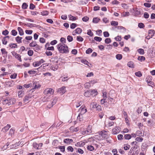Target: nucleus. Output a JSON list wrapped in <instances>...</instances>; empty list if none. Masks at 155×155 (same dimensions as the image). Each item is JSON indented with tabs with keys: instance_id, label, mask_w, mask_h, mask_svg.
Here are the masks:
<instances>
[{
	"instance_id": "obj_5",
	"label": "nucleus",
	"mask_w": 155,
	"mask_h": 155,
	"mask_svg": "<svg viewBox=\"0 0 155 155\" xmlns=\"http://www.w3.org/2000/svg\"><path fill=\"white\" fill-rule=\"evenodd\" d=\"M84 107L81 106L79 109V111H80L81 113L78 116V118L80 117L81 115V116L82 114L85 113L87 111V109L84 108Z\"/></svg>"
},
{
	"instance_id": "obj_60",
	"label": "nucleus",
	"mask_w": 155,
	"mask_h": 155,
	"mask_svg": "<svg viewBox=\"0 0 155 155\" xmlns=\"http://www.w3.org/2000/svg\"><path fill=\"white\" fill-rule=\"evenodd\" d=\"M135 74L136 76L139 77H141L142 75L140 71H138V72H136L135 73Z\"/></svg>"
},
{
	"instance_id": "obj_48",
	"label": "nucleus",
	"mask_w": 155,
	"mask_h": 155,
	"mask_svg": "<svg viewBox=\"0 0 155 155\" xmlns=\"http://www.w3.org/2000/svg\"><path fill=\"white\" fill-rule=\"evenodd\" d=\"M77 40L79 41H82L83 40V38L80 36H78L77 37Z\"/></svg>"
},
{
	"instance_id": "obj_51",
	"label": "nucleus",
	"mask_w": 155,
	"mask_h": 155,
	"mask_svg": "<svg viewBox=\"0 0 155 155\" xmlns=\"http://www.w3.org/2000/svg\"><path fill=\"white\" fill-rule=\"evenodd\" d=\"M91 86L90 83L89 82H86L84 84V87L85 88H88Z\"/></svg>"
},
{
	"instance_id": "obj_28",
	"label": "nucleus",
	"mask_w": 155,
	"mask_h": 155,
	"mask_svg": "<svg viewBox=\"0 0 155 155\" xmlns=\"http://www.w3.org/2000/svg\"><path fill=\"white\" fill-rule=\"evenodd\" d=\"M24 94V93L23 91H20L18 92V95L19 97H21L23 96Z\"/></svg>"
},
{
	"instance_id": "obj_15",
	"label": "nucleus",
	"mask_w": 155,
	"mask_h": 155,
	"mask_svg": "<svg viewBox=\"0 0 155 155\" xmlns=\"http://www.w3.org/2000/svg\"><path fill=\"white\" fill-rule=\"evenodd\" d=\"M82 30L79 28H78L75 29V32H74L73 35H75V33L80 34Z\"/></svg>"
},
{
	"instance_id": "obj_24",
	"label": "nucleus",
	"mask_w": 155,
	"mask_h": 155,
	"mask_svg": "<svg viewBox=\"0 0 155 155\" xmlns=\"http://www.w3.org/2000/svg\"><path fill=\"white\" fill-rule=\"evenodd\" d=\"M127 65L130 68H133L134 67V64L133 62H129L127 64Z\"/></svg>"
},
{
	"instance_id": "obj_22",
	"label": "nucleus",
	"mask_w": 155,
	"mask_h": 155,
	"mask_svg": "<svg viewBox=\"0 0 155 155\" xmlns=\"http://www.w3.org/2000/svg\"><path fill=\"white\" fill-rule=\"evenodd\" d=\"M86 130L87 131V133L88 134H89L92 133V131L91 130V127L90 125L88 126L87 129Z\"/></svg>"
},
{
	"instance_id": "obj_29",
	"label": "nucleus",
	"mask_w": 155,
	"mask_h": 155,
	"mask_svg": "<svg viewBox=\"0 0 155 155\" xmlns=\"http://www.w3.org/2000/svg\"><path fill=\"white\" fill-rule=\"evenodd\" d=\"M29 98V96H25L24 97L23 100L24 103H25V104L28 103Z\"/></svg>"
},
{
	"instance_id": "obj_46",
	"label": "nucleus",
	"mask_w": 155,
	"mask_h": 155,
	"mask_svg": "<svg viewBox=\"0 0 155 155\" xmlns=\"http://www.w3.org/2000/svg\"><path fill=\"white\" fill-rule=\"evenodd\" d=\"M111 25H112L116 26L117 25H118V23L117 21H112L111 22Z\"/></svg>"
},
{
	"instance_id": "obj_9",
	"label": "nucleus",
	"mask_w": 155,
	"mask_h": 155,
	"mask_svg": "<svg viewBox=\"0 0 155 155\" xmlns=\"http://www.w3.org/2000/svg\"><path fill=\"white\" fill-rule=\"evenodd\" d=\"M9 36L5 37L2 39V43L4 45H6L7 43V41L9 39Z\"/></svg>"
},
{
	"instance_id": "obj_38",
	"label": "nucleus",
	"mask_w": 155,
	"mask_h": 155,
	"mask_svg": "<svg viewBox=\"0 0 155 155\" xmlns=\"http://www.w3.org/2000/svg\"><path fill=\"white\" fill-rule=\"evenodd\" d=\"M68 17L70 20L74 21L76 20V18L75 17H74L71 15H69Z\"/></svg>"
},
{
	"instance_id": "obj_7",
	"label": "nucleus",
	"mask_w": 155,
	"mask_h": 155,
	"mask_svg": "<svg viewBox=\"0 0 155 155\" xmlns=\"http://www.w3.org/2000/svg\"><path fill=\"white\" fill-rule=\"evenodd\" d=\"M57 91L61 95L64 94L66 91L65 87L64 86H63L62 87L59 88Z\"/></svg>"
},
{
	"instance_id": "obj_45",
	"label": "nucleus",
	"mask_w": 155,
	"mask_h": 155,
	"mask_svg": "<svg viewBox=\"0 0 155 155\" xmlns=\"http://www.w3.org/2000/svg\"><path fill=\"white\" fill-rule=\"evenodd\" d=\"M77 152L79 153L80 154H82L84 153L83 150L80 148H78L77 151Z\"/></svg>"
},
{
	"instance_id": "obj_31",
	"label": "nucleus",
	"mask_w": 155,
	"mask_h": 155,
	"mask_svg": "<svg viewBox=\"0 0 155 155\" xmlns=\"http://www.w3.org/2000/svg\"><path fill=\"white\" fill-rule=\"evenodd\" d=\"M58 65H56L55 66H52L51 67V69L53 70V71H56L57 70L58 68Z\"/></svg>"
},
{
	"instance_id": "obj_58",
	"label": "nucleus",
	"mask_w": 155,
	"mask_h": 155,
	"mask_svg": "<svg viewBox=\"0 0 155 155\" xmlns=\"http://www.w3.org/2000/svg\"><path fill=\"white\" fill-rule=\"evenodd\" d=\"M33 147L37 149H38L39 147H38V144H37L36 142H34L33 143Z\"/></svg>"
},
{
	"instance_id": "obj_20",
	"label": "nucleus",
	"mask_w": 155,
	"mask_h": 155,
	"mask_svg": "<svg viewBox=\"0 0 155 155\" xmlns=\"http://www.w3.org/2000/svg\"><path fill=\"white\" fill-rule=\"evenodd\" d=\"M86 130L87 131V133L88 134H89L92 133V131L91 130V127L90 125L88 126L87 129Z\"/></svg>"
},
{
	"instance_id": "obj_40",
	"label": "nucleus",
	"mask_w": 155,
	"mask_h": 155,
	"mask_svg": "<svg viewBox=\"0 0 155 155\" xmlns=\"http://www.w3.org/2000/svg\"><path fill=\"white\" fill-rule=\"evenodd\" d=\"M37 44L35 42H34L33 41L30 43L29 44V46L31 47H36L37 46Z\"/></svg>"
},
{
	"instance_id": "obj_8",
	"label": "nucleus",
	"mask_w": 155,
	"mask_h": 155,
	"mask_svg": "<svg viewBox=\"0 0 155 155\" xmlns=\"http://www.w3.org/2000/svg\"><path fill=\"white\" fill-rule=\"evenodd\" d=\"M120 130L118 129V127H116L112 129V134H116L120 132Z\"/></svg>"
},
{
	"instance_id": "obj_32",
	"label": "nucleus",
	"mask_w": 155,
	"mask_h": 155,
	"mask_svg": "<svg viewBox=\"0 0 155 155\" xmlns=\"http://www.w3.org/2000/svg\"><path fill=\"white\" fill-rule=\"evenodd\" d=\"M100 20V19L98 18H94L93 19V22L94 23H97L99 22Z\"/></svg>"
},
{
	"instance_id": "obj_63",
	"label": "nucleus",
	"mask_w": 155,
	"mask_h": 155,
	"mask_svg": "<svg viewBox=\"0 0 155 155\" xmlns=\"http://www.w3.org/2000/svg\"><path fill=\"white\" fill-rule=\"evenodd\" d=\"M105 42L106 43H109L111 42V40L110 38H106L105 40Z\"/></svg>"
},
{
	"instance_id": "obj_16",
	"label": "nucleus",
	"mask_w": 155,
	"mask_h": 155,
	"mask_svg": "<svg viewBox=\"0 0 155 155\" xmlns=\"http://www.w3.org/2000/svg\"><path fill=\"white\" fill-rule=\"evenodd\" d=\"M1 51L2 55L7 56L8 54V52L6 51V49L5 48H2L1 49Z\"/></svg>"
},
{
	"instance_id": "obj_47",
	"label": "nucleus",
	"mask_w": 155,
	"mask_h": 155,
	"mask_svg": "<svg viewBox=\"0 0 155 155\" xmlns=\"http://www.w3.org/2000/svg\"><path fill=\"white\" fill-rule=\"evenodd\" d=\"M87 34L88 35L90 36H92L93 35V33H92L91 30L90 29L88 30Z\"/></svg>"
},
{
	"instance_id": "obj_21",
	"label": "nucleus",
	"mask_w": 155,
	"mask_h": 155,
	"mask_svg": "<svg viewBox=\"0 0 155 155\" xmlns=\"http://www.w3.org/2000/svg\"><path fill=\"white\" fill-rule=\"evenodd\" d=\"M86 130L87 131V133L88 134H89L92 133V131L91 130V127L90 125L88 126L87 129Z\"/></svg>"
},
{
	"instance_id": "obj_61",
	"label": "nucleus",
	"mask_w": 155,
	"mask_h": 155,
	"mask_svg": "<svg viewBox=\"0 0 155 155\" xmlns=\"http://www.w3.org/2000/svg\"><path fill=\"white\" fill-rule=\"evenodd\" d=\"M138 26L140 28H143L144 27V25L143 23H140L138 24Z\"/></svg>"
},
{
	"instance_id": "obj_49",
	"label": "nucleus",
	"mask_w": 155,
	"mask_h": 155,
	"mask_svg": "<svg viewBox=\"0 0 155 155\" xmlns=\"http://www.w3.org/2000/svg\"><path fill=\"white\" fill-rule=\"evenodd\" d=\"M67 40L69 42L71 41H73V38L70 35H68L67 37Z\"/></svg>"
},
{
	"instance_id": "obj_62",
	"label": "nucleus",
	"mask_w": 155,
	"mask_h": 155,
	"mask_svg": "<svg viewBox=\"0 0 155 155\" xmlns=\"http://www.w3.org/2000/svg\"><path fill=\"white\" fill-rule=\"evenodd\" d=\"M28 6V5L26 3H24L22 5V8L23 9H25L27 8Z\"/></svg>"
},
{
	"instance_id": "obj_6",
	"label": "nucleus",
	"mask_w": 155,
	"mask_h": 155,
	"mask_svg": "<svg viewBox=\"0 0 155 155\" xmlns=\"http://www.w3.org/2000/svg\"><path fill=\"white\" fill-rule=\"evenodd\" d=\"M13 56H14L16 59H17L20 62H21L22 60L21 58V56L19 54H17L15 51H13L12 52Z\"/></svg>"
},
{
	"instance_id": "obj_56",
	"label": "nucleus",
	"mask_w": 155,
	"mask_h": 155,
	"mask_svg": "<svg viewBox=\"0 0 155 155\" xmlns=\"http://www.w3.org/2000/svg\"><path fill=\"white\" fill-rule=\"evenodd\" d=\"M89 19V18L87 16H85L82 18V20L83 21H87Z\"/></svg>"
},
{
	"instance_id": "obj_33",
	"label": "nucleus",
	"mask_w": 155,
	"mask_h": 155,
	"mask_svg": "<svg viewBox=\"0 0 155 155\" xmlns=\"http://www.w3.org/2000/svg\"><path fill=\"white\" fill-rule=\"evenodd\" d=\"M49 12L46 11H44L41 12V14L43 16H45L48 14Z\"/></svg>"
},
{
	"instance_id": "obj_55",
	"label": "nucleus",
	"mask_w": 155,
	"mask_h": 155,
	"mask_svg": "<svg viewBox=\"0 0 155 155\" xmlns=\"http://www.w3.org/2000/svg\"><path fill=\"white\" fill-rule=\"evenodd\" d=\"M17 76V74H16L15 73H14V74H13L11 75L10 76V78L12 79H15L16 78Z\"/></svg>"
},
{
	"instance_id": "obj_53",
	"label": "nucleus",
	"mask_w": 155,
	"mask_h": 155,
	"mask_svg": "<svg viewBox=\"0 0 155 155\" xmlns=\"http://www.w3.org/2000/svg\"><path fill=\"white\" fill-rule=\"evenodd\" d=\"M136 135L137 136H140V135L142 136V133L141 131L140 130H137L136 131Z\"/></svg>"
},
{
	"instance_id": "obj_36",
	"label": "nucleus",
	"mask_w": 155,
	"mask_h": 155,
	"mask_svg": "<svg viewBox=\"0 0 155 155\" xmlns=\"http://www.w3.org/2000/svg\"><path fill=\"white\" fill-rule=\"evenodd\" d=\"M137 51L139 53L141 54H143L144 53L143 49L142 48L139 49Z\"/></svg>"
},
{
	"instance_id": "obj_17",
	"label": "nucleus",
	"mask_w": 155,
	"mask_h": 155,
	"mask_svg": "<svg viewBox=\"0 0 155 155\" xmlns=\"http://www.w3.org/2000/svg\"><path fill=\"white\" fill-rule=\"evenodd\" d=\"M18 31L19 35H24V32L23 29L20 27L18 28Z\"/></svg>"
},
{
	"instance_id": "obj_11",
	"label": "nucleus",
	"mask_w": 155,
	"mask_h": 155,
	"mask_svg": "<svg viewBox=\"0 0 155 155\" xmlns=\"http://www.w3.org/2000/svg\"><path fill=\"white\" fill-rule=\"evenodd\" d=\"M85 145V143L82 141L77 143L75 144V146L77 147H81Z\"/></svg>"
},
{
	"instance_id": "obj_57",
	"label": "nucleus",
	"mask_w": 155,
	"mask_h": 155,
	"mask_svg": "<svg viewBox=\"0 0 155 155\" xmlns=\"http://www.w3.org/2000/svg\"><path fill=\"white\" fill-rule=\"evenodd\" d=\"M94 39L95 40L99 42H100L102 40L101 38L98 37H95L94 38Z\"/></svg>"
},
{
	"instance_id": "obj_42",
	"label": "nucleus",
	"mask_w": 155,
	"mask_h": 155,
	"mask_svg": "<svg viewBox=\"0 0 155 155\" xmlns=\"http://www.w3.org/2000/svg\"><path fill=\"white\" fill-rule=\"evenodd\" d=\"M28 54L30 56H31L33 54V51L32 50H29L28 51Z\"/></svg>"
},
{
	"instance_id": "obj_59",
	"label": "nucleus",
	"mask_w": 155,
	"mask_h": 155,
	"mask_svg": "<svg viewBox=\"0 0 155 155\" xmlns=\"http://www.w3.org/2000/svg\"><path fill=\"white\" fill-rule=\"evenodd\" d=\"M144 5L146 7L149 8L151 7V4L150 3H145L144 4Z\"/></svg>"
},
{
	"instance_id": "obj_12",
	"label": "nucleus",
	"mask_w": 155,
	"mask_h": 155,
	"mask_svg": "<svg viewBox=\"0 0 155 155\" xmlns=\"http://www.w3.org/2000/svg\"><path fill=\"white\" fill-rule=\"evenodd\" d=\"M11 127L10 125H7L6 126L4 127L2 129V131L4 132H7Z\"/></svg>"
},
{
	"instance_id": "obj_35",
	"label": "nucleus",
	"mask_w": 155,
	"mask_h": 155,
	"mask_svg": "<svg viewBox=\"0 0 155 155\" xmlns=\"http://www.w3.org/2000/svg\"><path fill=\"white\" fill-rule=\"evenodd\" d=\"M9 46L11 48H15L17 47V45L16 44H11L9 45Z\"/></svg>"
},
{
	"instance_id": "obj_23",
	"label": "nucleus",
	"mask_w": 155,
	"mask_h": 155,
	"mask_svg": "<svg viewBox=\"0 0 155 155\" xmlns=\"http://www.w3.org/2000/svg\"><path fill=\"white\" fill-rule=\"evenodd\" d=\"M15 130V129L14 128H12L10 129L9 131V135L11 136H12L14 134Z\"/></svg>"
},
{
	"instance_id": "obj_54",
	"label": "nucleus",
	"mask_w": 155,
	"mask_h": 155,
	"mask_svg": "<svg viewBox=\"0 0 155 155\" xmlns=\"http://www.w3.org/2000/svg\"><path fill=\"white\" fill-rule=\"evenodd\" d=\"M93 51V50L92 49L89 48L86 51V53L87 54H89L91 53Z\"/></svg>"
},
{
	"instance_id": "obj_26",
	"label": "nucleus",
	"mask_w": 155,
	"mask_h": 155,
	"mask_svg": "<svg viewBox=\"0 0 155 155\" xmlns=\"http://www.w3.org/2000/svg\"><path fill=\"white\" fill-rule=\"evenodd\" d=\"M91 96H94L97 94V92L95 90H91Z\"/></svg>"
},
{
	"instance_id": "obj_25",
	"label": "nucleus",
	"mask_w": 155,
	"mask_h": 155,
	"mask_svg": "<svg viewBox=\"0 0 155 155\" xmlns=\"http://www.w3.org/2000/svg\"><path fill=\"white\" fill-rule=\"evenodd\" d=\"M22 38L19 36H18L15 38L16 41L18 43H21Z\"/></svg>"
},
{
	"instance_id": "obj_14",
	"label": "nucleus",
	"mask_w": 155,
	"mask_h": 155,
	"mask_svg": "<svg viewBox=\"0 0 155 155\" xmlns=\"http://www.w3.org/2000/svg\"><path fill=\"white\" fill-rule=\"evenodd\" d=\"M64 142L65 143L69 144L73 142V140L71 139L67 138L65 139L64 140Z\"/></svg>"
},
{
	"instance_id": "obj_13",
	"label": "nucleus",
	"mask_w": 155,
	"mask_h": 155,
	"mask_svg": "<svg viewBox=\"0 0 155 155\" xmlns=\"http://www.w3.org/2000/svg\"><path fill=\"white\" fill-rule=\"evenodd\" d=\"M138 152L137 151H133V150H130V151L129 152V155H138Z\"/></svg>"
},
{
	"instance_id": "obj_2",
	"label": "nucleus",
	"mask_w": 155,
	"mask_h": 155,
	"mask_svg": "<svg viewBox=\"0 0 155 155\" xmlns=\"http://www.w3.org/2000/svg\"><path fill=\"white\" fill-rule=\"evenodd\" d=\"M107 136L108 135L107 132L106 131H104L100 132L99 135H96L95 138L98 140H101L107 138Z\"/></svg>"
},
{
	"instance_id": "obj_52",
	"label": "nucleus",
	"mask_w": 155,
	"mask_h": 155,
	"mask_svg": "<svg viewBox=\"0 0 155 155\" xmlns=\"http://www.w3.org/2000/svg\"><path fill=\"white\" fill-rule=\"evenodd\" d=\"M130 145H124V148L125 150H129L130 148Z\"/></svg>"
},
{
	"instance_id": "obj_4",
	"label": "nucleus",
	"mask_w": 155,
	"mask_h": 155,
	"mask_svg": "<svg viewBox=\"0 0 155 155\" xmlns=\"http://www.w3.org/2000/svg\"><path fill=\"white\" fill-rule=\"evenodd\" d=\"M54 92V91L51 88H47L45 89L44 91L45 94H53Z\"/></svg>"
},
{
	"instance_id": "obj_64",
	"label": "nucleus",
	"mask_w": 155,
	"mask_h": 155,
	"mask_svg": "<svg viewBox=\"0 0 155 155\" xmlns=\"http://www.w3.org/2000/svg\"><path fill=\"white\" fill-rule=\"evenodd\" d=\"M117 138L119 140H121L123 138V135L120 134L118 135L117 136Z\"/></svg>"
},
{
	"instance_id": "obj_34",
	"label": "nucleus",
	"mask_w": 155,
	"mask_h": 155,
	"mask_svg": "<svg viewBox=\"0 0 155 155\" xmlns=\"http://www.w3.org/2000/svg\"><path fill=\"white\" fill-rule=\"evenodd\" d=\"M124 137L125 139L127 140H129L131 138V136L130 134H127L124 135Z\"/></svg>"
},
{
	"instance_id": "obj_37",
	"label": "nucleus",
	"mask_w": 155,
	"mask_h": 155,
	"mask_svg": "<svg viewBox=\"0 0 155 155\" xmlns=\"http://www.w3.org/2000/svg\"><path fill=\"white\" fill-rule=\"evenodd\" d=\"M143 140V138L140 137H137L135 139L138 142H142Z\"/></svg>"
},
{
	"instance_id": "obj_30",
	"label": "nucleus",
	"mask_w": 155,
	"mask_h": 155,
	"mask_svg": "<svg viewBox=\"0 0 155 155\" xmlns=\"http://www.w3.org/2000/svg\"><path fill=\"white\" fill-rule=\"evenodd\" d=\"M40 65L39 61L34 62L33 63V65L34 67L38 66Z\"/></svg>"
},
{
	"instance_id": "obj_18",
	"label": "nucleus",
	"mask_w": 155,
	"mask_h": 155,
	"mask_svg": "<svg viewBox=\"0 0 155 155\" xmlns=\"http://www.w3.org/2000/svg\"><path fill=\"white\" fill-rule=\"evenodd\" d=\"M25 25L30 28H32L35 27L36 25L32 23H28L25 24Z\"/></svg>"
},
{
	"instance_id": "obj_10",
	"label": "nucleus",
	"mask_w": 155,
	"mask_h": 155,
	"mask_svg": "<svg viewBox=\"0 0 155 155\" xmlns=\"http://www.w3.org/2000/svg\"><path fill=\"white\" fill-rule=\"evenodd\" d=\"M91 90L86 91L84 93V96L87 97H90L91 96Z\"/></svg>"
},
{
	"instance_id": "obj_44",
	"label": "nucleus",
	"mask_w": 155,
	"mask_h": 155,
	"mask_svg": "<svg viewBox=\"0 0 155 155\" xmlns=\"http://www.w3.org/2000/svg\"><path fill=\"white\" fill-rule=\"evenodd\" d=\"M32 85V84L31 83H30L28 84H25L24 85V86L26 88H28L29 87H31Z\"/></svg>"
},
{
	"instance_id": "obj_1",
	"label": "nucleus",
	"mask_w": 155,
	"mask_h": 155,
	"mask_svg": "<svg viewBox=\"0 0 155 155\" xmlns=\"http://www.w3.org/2000/svg\"><path fill=\"white\" fill-rule=\"evenodd\" d=\"M57 48L60 53H67L69 52L68 46L65 44H59L57 45Z\"/></svg>"
},
{
	"instance_id": "obj_27",
	"label": "nucleus",
	"mask_w": 155,
	"mask_h": 155,
	"mask_svg": "<svg viewBox=\"0 0 155 155\" xmlns=\"http://www.w3.org/2000/svg\"><path fill=\"white\" fill-rule=\"evenodd\" d=\"M87 149L91 151H93L94 150V147L92 145H88L87 147Z\"/></svg>"
},
{
	"instance_id": "obj_41",
	"label": "nucleus",
	"mask_w": 155,
	"mask_h": 155,
	"mask_svg": "<svg viewBox=\"0 0 155 155\" xmlns=\"http://www.w3.org/2000/svg\"><path fill=\"white\" fill-rule=\"evenodd\" d=\"M33 31L31 30H26L25 32L26 34L31 35Z\"/></svg>"
},
{
	"instance_id": "obj_19",
	"label": "nucleus",
	"mask_w": 155,
	"mask_h": 155,
	"mask_svg": "<svg viewBox=\"0 0 155 155\" xmlns=\"http://www.w3.org/2000/svg\"><path fill=\"white\" fill-rule=\"evenodd\" d=\"M148 34L150 35L151 36V38H152L154 35L155 33V31L153 30H150L148 32Z\"/></svg>"
},
{
	"instance_id": "obj_50",
	"label": "nucleus",
	"mask_w": 155,
	"mask_h": 155,
	"mask_svg": "<svg viewBox=\"0 0 155 155\" xmlns=\"http://www.w3.org/2000/svg\"><path fill=\"white\" fill-rule=\"evenodd\" d=\"M12 35L13 36H16L17 34V31L15 30H13L11 31Z\"/></svg>"
},
{
	"instance_id": "obj_39",
	"label": "nucleus",
	"mask_w": 155,
	"mask_h": 155,
	"mask_svg": "<svg viewBox=\"0 0 155 155\" xmlns=\"http://www.w3.org/2000/svg\"><path fill=\"white\" fill-rule=\"evenodd\" d=\"M122 58V56L121 54H117L116 55V58L119 60H121Z\"/></svg>"
},
{
	"instance_id": "obj_43",
	"label": "nucleus",
	"mask_w": 155,
	"mask_h": 155,
	"mask_svg": "<svg viewBox=\"0 0 155 155\" xmlns=\"http://www.w3.org/2000/svg\"><path fill=\"white\" fill-rule=\"evenodd\" d=\"M138 60L141 61H144L145 60V58L143 56H139L138 58Z\"/></svg>"
},
{
	"instance_id": "obj_3",
	"label": "nucleus",
	"mask_w": 155,
	"mask_h": 155,
	"mask_svg": "<svg viewBox=\"0 0 155 155\" xmlns=\"http://www.w3.org/2000/svg\"><path fill=\"white\" fill-rule=\"evenodd\" d=\"M16 99L14 98L7 99L3 101V104L4 105H8L9 106L15 103Z\"/></svg>"
}]
</instances>
